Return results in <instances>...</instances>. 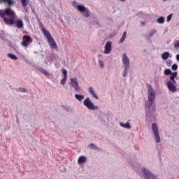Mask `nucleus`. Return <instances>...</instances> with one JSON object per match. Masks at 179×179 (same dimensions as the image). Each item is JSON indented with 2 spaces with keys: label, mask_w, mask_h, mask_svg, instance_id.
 I'll use <instances>...</instances> for the list:
<instances>
[{
  "label": "nucleus",
  "mask_w": 179,
  "mask_h": 179,
  "mask_svg": "<svg viewBox=\"0 0 179 179\" xmlns=\"http://www.w3.org/2000/svg\"><path fill=\"white\" fill-rule=\"evenodd\" d=\"M148 100L145 102V115L148 118H155L156 106H155V99H156V92L152 85H148Z\"/></svg>",
  "instance_id": "obj_1"
},
{
  "label": "nucleus",
  "mask_w": 179,
  "mask_h": 179,
  "mask_svg": "<svg viewBox=\"0 0 179 179\" xmlns=\"http://www.w3.org/2000/svg\"><path fill=\"white\" fill-rule=\"evenodd\" d=\"M73 6L74 8H76V9L78 10V12H80L82 13V15L83 17H90V15H92V13L87 8H85V6L82 4H78V2L73 1Z\"/></svg>",
  "instance_id": "obj_2"
},
{
  "label": "nucleus",
  "mask_w": 179,
  "mask_h": 179,
  "mask_svg": "<svg viewBox=\"0 0 179 179\" xmlns=\"http://www.w3.org/2000/svg\"><path fill=\"white\" fill-rule=\"evenodd\" d=\"M122 62L124 65V69L123 71V77L127 78V75H128V71H129V57L127 55V54L124 53L122 55Z\"/></svg>",
  "instance_id": "obj_3"
},
{
  "label": "nucleus",
  "mask_w": 179,
  "mask_h": 179,
  "mask_svg": "<svg viewBox=\"0 0 179 179\" xmlns=\"http://www.w3.org/2000/svg\"><path fill=\"white\" fill-rule=\"evenodd\" d=\"M152 131L157 143H160L161 138L160 134L159 133V127H157V124H152Z\"/></svg>",
  "instance_id": "obj_4"
},
{
  "label": "nucleus",
  "mask_w": 179,
  "mask_h": 179,
  "mask_svg": "<svg viewBox=\"0 0 179 179\" xmlns=\"http://www.w3.org/2000/svg\"><path fill=\"white\" fill-rule=\"evenodd\" d=\"M83 104L85 106V107H87V108L88 110H99V106H95L93 102H92V101L90 100V98L87 97L84 101H83Z\"/></svg>",
  "instance_id": "obj_5"
},
{
  "label": "nucleus",
  "mask_w": 179,
  "mask_h": 179,
  "mask_svg": "<svg viewBox=\"0 0 179 179\" xmlns=\"http://www.w3.org/2000/svg\"><path fill=\"white\" fill-rule=\"evenodd\" d=\"M5 15H6L5 13V10H0V17H3V22L6 24H8V25H11L12 24H15V18H7V17H5Z\"/></svg>",
  "instance_id": "obj_6"
},
{
  "label": "nucleus",
  "mask_w": 179,
  "mask_h": 179,
  "mask_svg": "<svg viewBox=\"0 0 179 179\" xmlns=\"http://www.w3.org/2000/svg\"><path fill=\"white\" fill-rule=\"evenodd\" d=\"M70 85L71 87L74 88V90L79 93L80 92V87H79V83H78V78H71Z\"/></svg>",
  "instance_id": "obj_7"
},
{
  "label": "nucleus",
  "mask_w": 179,
  "mask_h": 179,
  "mask_svg": "<svg viewBox=\"0 0 179 179\" xmlns=\"http://www.w3.org/2000/svg\"><path fill=\"white\" fill-rule=\"evenodd\" d=\"M5 14L8 17H11V19H13V17L16 16V13H15V11H13L10 7L5 9Z\"/></svg>",
  "instance_id": "obj_8"
},
{
  "label": "nucleus",
  "mask_w": 179,
  "mask_h": 179,
  "mask_svg": "<svg viewBox=\"0 0 179 179\" xmlns=\"http://www.w3.org/2000/svg\"><path fill=\"white\" fill-rule=\"evenodd\" d=\"M166 86L169 90H170V92H172V93H175V92L177 91V87L171 81H168Z\"/></svg>",
  "instance_id": "obj_9"
},
{
  "label": "nucleus",
  "mask_w": 179,
  "mask_h": 179,
  "mask_svg": "<svg viewBox=\"0 0 179 179\" xmlns=\"http://www.w3.org/2000/svg\"><path fill=\"white\" fill-rule=\"evenodd\" d=\"M111 44H113L111 41L106 42L105 45V50L103 52L104 54H110V52H111V50H112Z\"/></svg>",
  "instance_id": "obj_10"
},
{
  "label": "nucleus",
  "mask_w": 179,
  "mask_h": 179,
  "mask_svg": "<svg viewBox=\"0 0 179 179\" xmlns=\"http://www.w3.org/2000/svg\"><path fill=\"white\" fill-rule=\"evenodd\" d=\"M48 41L50 48H52V50H55L56 48H57V43L54 40V38L52 37L50 39H48Z\"/></svg>",
  "instance_id": "obj_11"
},
{
  "label": "nucleus",
  "mask_w": 179,
  "mask_h": 179,
  "mask_svg": "<svg viewBox=\"0 0 179 179\" xmlns=\"http://www.w3.org/2000/svg\"><path fill=\"white\" fill-rule=\"evenodd\" d=\"M62 73L64 78L61 80L60 83L61 85H64L66 83V79H68V71H66V69H63Z\"/></svg>",
  "instance_id": "obj_12"
},
{
  "label": "nucleus",
  "mask_w": 179,
  "mask_h": 179,
  "mask_svg": "<svg viewBox=\"0 0 179 179\" xmlns=\"http://www.w3.org/2000/svg\"><path fill=\"white\" fill-rule=\"evenodd\" d=\"M88 92H89L90 94H92V97H94V99H96V100H99V96L94 92V90H93V87H90L88 89Z\"/></svg>",
  "instance_id": "obj_13"
},
{
  "label": "nucleus",
  "mask_w": 179,
  "mask_h": 179,
  "mask_svg": "<svg viewBox=\"0 0 179 179\" xmlns=\"http://www.w3.org/2000/svg\"><path fill=\"white\" fill-rule=\"evenodd\" d=\"M41 27H43L42 31H43V33L45 37H47L48 40H50V38H52L51 34H50L48 31H47L45 29H44L43 24H41Z\"/></svg>",
  "instance_id": "obj_14"
},
{
  "label": "nucleus",
  "mask_w": 179,
  "mask_h": 179,
  "mask_svg": "<svg viewBox=\"0 0 179 179\" xmlns=\"http://www.w3.org/2000/svg\"><path fill=\"white\" fill-rule=\"evenodd\" d=\"M14 23L17 29H23V26H24L22 20H17Z\"/></svg>",
  "instance_id": "obj_15"
},
{
  "label": "nucleus",
  "mask_w": 179,
  "mask_h": 179,
  "mask_svg": "<svg viewBox=\"0 0 179 179\" xmlns=\"http://www.w3.org/2000/svg\"><path fill=\"white\" fill-rule=\"evenodd\" d=\"M87 162V158L85 156H80L78 159V164H83V163H86Z\"/></svg>",
  "instance_id": "obj_16"
},
{
  "label": "nucleus",
  "mask_w": 179,
  "mask_h": 179,
  "mask_svg": "<svg viewBox=\"0 0 179 179\" xmlns=\"http://www.w3.org/2000/svg\"><path fill=\"white\" fill-rule=\"evenodd\" d=\"M120 127L122 128H126V129H131V124L129 122H127L126 124H124L122 122L120 123Z\"/></svg>",
  "instance_id": "obj_17"
},
{
  "label": "nucleus",
  "mask_w": 179,
  "mask_h": 179,
  "mask_svg": "<svg viewBox=\"0 0 179 179\" xmlns=\"http://www.w3.org/2000/svg\"><path fill=\"white\" fill-rule=\"evenodd\" d=\"M2 2H3L4 3H6V2L8 3L9 6H10L11 5H13V3H15V1H13V0H0V3H2Z\"/></svg>",
  "instance_id": "obj_18"
},
{
  "label": "nucleus",
  "mask_w": 179,
  "mask_h": 179,
  "mask_svg": "<svg viewBox=\"0 0 179 179\" xmlns=\"http://www.w3.org/2000/svg\"><path fill=\"white\" fill-rule=\"evenodd\" d=\"M125 38H127V31H124L122 34L121 39L119 41V44H122L125 41Z\"/></svg>",
  "instance_id": "obj_19"
},
{
  "label": "nucleus",
  "mask_w": 179,
  "mask_h": 179,
  "mask_svg": "<svg viewBox=\"0 0 179 179\" xmlns=\"http://www.w3.org/2000/svg\"><path fill=\"white\" fill-rule=\"evenodd\" d=\"M164 20H166V18L162 16L157 18V22L159 23V24H163L164 23Z\"/></svg>",
  "instance_id": "obj_20"
},
{
  "label": "nucleus",
  "mask_w": 179,
  "mask_h": 179,
  "mask_svg": "<svg viewBox=\"0 0 179 179\" xmlns=\"http://www.w3.org/2000/svg\"><path fill=\"white\" fill-rule=\"evenodd\" d=\"M169 57H170V53L169 52H165L162 54V59H169Z\"/></svg>",
  "instance_id": "obj_21"
},
{
  "label": "nucleus",
  "mask_w": 179,
  "mask_h": 179,
  "mask_svg": "<svg viewBox=\"0 0 179 179\" xmlns=\"http://www.w3.org/2000/svg\"><path fill=\"white\" fill-rule=\"evenodd\" d=\"M75 98L76 99V100H78V101H82V100L85 99V96L83 95L76 94Z\"/></svg>",
  "instance_id": "obj_22"
},
{
  "label": "nucleus",
  "mask_w": 179,
  "mask_h": 179,
  "mask_svg": "<svg viewBox=\"0 0 179 179\" xmlns=\"http://www.w3.org/2000/svg\"><path fill=\"white\" fill-rule=\"evenodd\" d=\"M22 40L27 43H29V41H31V37L29 35H24L22 38Z\"/></svg>",
  "instance_id": "obj_23"
},
{
  "label": "nucleus",
  "mask_w": 179,
  "mask_h": 179,
  "mask_svg": "<svg viewBox=\"0 0 179 179\" xmlns=\"http://www.w3.org/2000/svg\"><path fill=\"white\" fill-rule=\"evenodd\" d=\"M21 3L24 9L27 12V8H26V6H27V0H21Z\"/></svg>",
  "instance_id": "obj_24"
},
{
  "label": "nucleus",
  "mask_w": 179,
  "mask_h": 179,
  "mask_svg": "<svg viewBox=\"0 0 179 179\" xmlns=\"http://www.w3.org/2000/svg\"><path fill=\"white\" fill-rule=\"evenodd\" d=\"M8 58H10V59H13L14 61H17V57H16V55L12 54V53H9L8 55Z\"/></svg>",
  "instance_id": "obj_25"
},
{
  "label": "nucleus",
  "mask_w": 179,
  "mask_h": 179,
  "mask_svg": "<svg viewBox=\"0 0 179 179\" xmlns=\"http://www.w3.org/2000/svg\"><path fill=\"white\" fill-rule=\"evenodd\" d=\"M156 33H157V30L156 29H153L151 31H150V34H148L149 38H150V37H153V36H155Z\"/></svg>",
  "instance_id": "obj_26"
},
{
  "label": "nucleus",
  "mask_w": 179,
  "mask_h": 179,
  "mask_svg": "<svg viewBox=\"0 0 179 179\" xmlns=\"http://www.w3.org/2000/svg\"><path fill=\"white\" fill-rule=\"evenodd\" d=\"M40 71L41 72V73L45 75V76H50V73H48V71H47V70L44 69H41Z\"/></svg>",
  "instance_id": "obj_27"
},
{
  "label": "nucleus",
  "mask_w": 179,
  "mask_h": 179,
  "mask_svg": "<svg viewBox=\"0 0 179 179\" xmlns=\"http://www.w3.org/2000/svg\"><path fill=\"white\" fill-rule=\"evenodd\" d=\"M171 73H173V72L170 69H166L164 70V75L169 76V75H171Z\"/></svg>",
  "instance_id": "obj_28"
},
{
  "label": "nucleus",
  "mask_w": 179,
  "mask_h": 179,
  "mask_svg": "<svg viewBox=\"0 0 179 179\" xmlns=\"http://www.w3.org/2000/svg\"><path fill=\"white\" fill-rule=\"evenodd\" d=\"M16 92H20L21 93H26V88L19 87L16 89Z\"/></svg>",
  "instance_id": "obj_29"
},
{
  "label": "nucleus",
  "mask_w": 179,
  "mask_h": 179,
  "mask_svg": "<svg viewBox=\"0 0 179 179\" xmlns=\"http://www.w3.org/2000/svg\"><path fill=\"white\" fill-rule=\"evenodd\" d=\"M88 148H90V149H99V148L97 146H96V145H94V143H90L88 145Z\"/></svg>",
  "instance_id": "obj_30"
},
{
  "label": "nucleus",
  "mask_w": 179,
  "mask_h": 179,
  "mask_svg": "<svg viewBox=\"0 0 179 179\" xmlns=\"http://www.w3.org/2000/svg\"><path fill=\"white\" fill-rule=\"evenodd\" d=\"M171 69L173 71H177V69H178V66L176 64H174L172 65Z\"/></svg>",
  "instance_id": "obj_31"
},
{
  "label": "nucleus",
  "mask_w": 179,
  "mask_h": 179,
  "mask_svg": "<svg viewBox=\"0 0 179 179\" xmlns=\"http://www.w3.org/2000/svg\"><path fill=\"white\" fill-rule=\"evenodd\" d=\"M22 45H23V47L27 48L29 47V43L26 42V41H23L21 43Z\"/></svg>",
  "instance_id": "obj_32"
},
{
  "label": "nucleus",
  "mask_w": 179,
  "mask_h": 179,
  "mask_svg": "<svg viewBox=\"0 0 179 179\" xmlns=\"http://www.w3.org/2000/svg\"><path fill=\"white\" fill-rule=\"evenodd\" d=\"M99 64L101 66V68H104V62H103V60H99Z\"/></svg>",
  "instance_id": "obj_33"
},
{
  "label": "nucleus",
  "mask_w": 179,
  "mask_h": 179,
  "mask_svg": "<svg viewBox=\"0 0 179 179\" xmlns=\"http://www.w3.org/2000/svg\"><path fill=\"white\" fill-rule=\"evenodd\" d=\"M174 48H179V41H176L174 43Z\"/></svg>",
  "instance_id": "obj_34"
},
{
  "label": "nucleus",
  "mask_w": 179,
  "mask_h": 179,
  "mask_svg": "<svg viewBox=\"0 0 179 179\" xmlns=\"http://www.w3.org/2000/svg\"><path fill=\"white\" fill-rule=\"evenodd\" d=\"M171 17H173V14H170L169 15H168L166 18V22H170V20H171Z\"/></svg>",
  "instance_id": "obj_35"
},
{
  "label": "nucleus",
  "mask_w": 179,
  "mask_h": 179,
  "mask_svg": "<svg viewBox=\"0 0 179 179\" xmlns=\"http://www.w3.org/2000/svg\"><path fill=\"white\" fill-rule=\"evenodd\" d=\"M65 111L71 112L72 111V108L71 107H64Z\"/></svg>",
  "instance_id": "obj_36"
},
{
  "label": "nucleus",
  "mask_w": 179,
  "mask_h": 179,
  "mask_svg": "<svg viewBox=\"0 0 179 179\" xmlns=\"http://www.w3.org/2000/svg\"><path fill=\"white\" fill-rule=\"evenodd\" d=\"M172 62L169 59L166 61L167 66H171Z\"/></svg>",
  "instance_id": "obj_37"
},
{
  "label": "nucleus",
  "mask_w": 179,
  "mask_h": 179,
  "mask_svg": "<svg viewBox=\"0 0 179 179\" xmlns=\"http://www.w3.org/2000/svg\"><path fill=\"white\" fill-rule=\"evenodd\" d=\"M171 75H172L174 78H177V75H178V73H177V71H175V72L172 73Z\"/></svg>",
  "instance_id": "obj_38"
},
{
  "label": "nucleus",
  "mask_w": 179,
  "mask_h": 179,
  "mask_svg": "<svg viewBox=\"0 0 179 179\" xmlns=\"http://www.w3.org/2000/svg\"><path fill=\"white\" fill-rule=\"evenodd\" d=\"M169 79H170V80H174L176 79V77H174V76H171L169 77Z\"/></svg>",
  "instance_id": "obj_39"
},
{
  "label": "nucleus",
  "mask_w": 179,
  "mask_h": 179,
  "mask_svg": "<svg viewBox=\"0 0 179 179\" xmlns=\"http://www.w3.org/2000/svg\"><path fill=\"white\" fill-rule=\"evenodd\" d=\"M172 83H173V85H177V81H176V80H172Z\"/></svg>",
  "instance_id": "obj_40"
},
{
  "label": "nucleus",
  "mask_w": 179,
  "mask_h": 179,
  "mask_svg": "<svg viewBox=\"0 0 179 179\" xmlns=\"http://www.w3.org/2000/svg\"><path fill=\"white\" fill-rule=\"evenodd\" d=\"M176 59H177V61H179V54H178V55H176Z\"/></svg>",
  "instance_id": "obj_41"
},
{
  "label": "nucleus",
  "mask_w": 179,
  "mask_h": 179,
  "mask_svg": "<svg viewBox=\"0 0 179 179\" xmlns=\"http://www.w3.org/2000/svg\"><path fill=\"white\" fill-rule=\"evenodd\" d=\"M23 34H27V31H23Z\"/></svg>",
  "instance_id": "obj_42"
},
{
  "label": "nucleus",
  "mask_w": 179,
  "mask_h": 179,
  "mask_svg": "<svg viewBox=\"0 0 179 179\" xmlns=\"http://www.w3.org/2000/svg\"><path fill=\"white\" fill-rule=\"evenodd\" d=\"M141 24L145 25L146 24V22H141Z\"/></svg>",
  "instance_id": "obj_43"
},
{
  "label": "nucleus",
  "mask_w": 179,
  "mask_h": 179,
  "mask_svg": "<svg viewBox=\"0 0 179 179\" xmlns=\"http://www.w3.org/2000/svg\"><path fill=\"white\" fill-rule=\"evenodd\" d=\"M120 1H122V2H124V1H125L126 0H120Z\"/></svg>",
  "instance_id": "obj_44"
},
{
  "label": "nucleus",
  "mask_w": 179,
  "mask_h": 179,
  "mask_svg": "<svg viewBox=\"0 0 179 179\" xmlns=\"http://www.w3.org/2000/svg\"><path fill=\"white\" fill-rule=\"evenodd\" d=\"M98 57H101V55H99Z\"/></svg>",
  "instance_id": "obj_45"
},
{
  "label": "nucleus",
  "mask_w": 179,
  "mask_h": 179,
  "mask_svg": "<svg viewBox=\"0 0 179 179\" xmlns=\"http://www.w3.org/2000/svg\"><path fill=\"white\" fill-rule=\"evenodd\" d=\"M164 1H166V0H164Z\"/></svg>",
  "instance_id": "obj_46"
}]
</instances>
